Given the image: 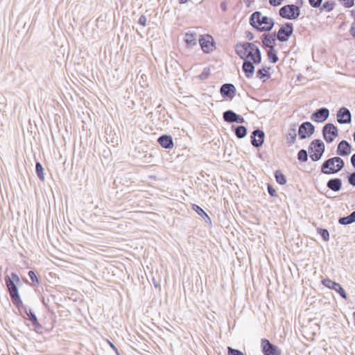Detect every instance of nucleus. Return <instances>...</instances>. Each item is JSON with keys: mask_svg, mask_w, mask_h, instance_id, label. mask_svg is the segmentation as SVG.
<instances>
[{"mask_svg": "<svg viewBox=\"0 0 355 355\" xmlns=\"http://www.w3.org/2000/svg\"><path fill=\"white\" fill-rule=\"evenodd\" d=\"M235 51L242 60H252L256 64L261 62V51L254 43H238L236 44Z\"/></svg>", "mask_w": 355, "mask_h": 355, "instance_id": "obj_1", "label": "nucleus"}, {"mask_svg": "<svg viewBox=\"0 0 355 355\" xmlns=\"http://www.w3.org/2000/svg\"><path fill=\"white\" fill-rule=\"evenodd\" d=\"M235 51L242 60H252L256 64L261 62V51L254 43H238L236 44Z\"/></svg>", "mask_w": 355, "mask_h": 355, "instance_id": "obj_2", "label": "nucleus"}, {"mask_svg": "<svg viewBox=\"0 0 355 355\" xmlns=\"http://www.w3.org/2000/svg\"><path fill=\"white\" fill-rule=\"evenodd\" d=\"M235 51L242 60H252L256 64L261 62V51L254 43H238L236 44Z\"/></svg>", "mask_w": 355, "mask_h": 355, "instance_id": "obj_3", "label": "nucleus"}, {"mask_svg": "<svg viewBox=\"0 0 355 355\" xmlns=\"http://www.w3.org/2000/svg\"><path fill=\"white\" fill-rule=\"evenodd\" d=\"M250 24L259 31L268 32L272 29L275 21L272 18L262 15L260 11H255L250 15Z\"/></svg>", "mask_w": 355, "mask_h": 355, "instance_id": "obj_4", "label": "nucleus"}, {"mask_svg": "<svg viewBox=\"0 0 355 355\" xmlns=\"http://www.w3.org/2000/svg\"><path fill=\"white\" fill-rule=\"evenodd\" d=\"M345 166V162L340 157H334L325 160L321 166V172L326 175L336 174Z\"/></svg>", "mask_w": 355, "mask_h": 355, "instance_id": "obj_5", "label": "nucleus"}, {"mask_svg": "<svg viewBox=\"0 0 355 355\" xmlns=\"http://www.w3.org/2000/svg\"><path fill=\"white\" fill-rule=\"evenodd\" d=\"M303 5V1L301 0L300 5L287 4L281 7L279 10V15L285 19L293 20L297 19L301 14L300 8Z\"/></svg>", "mask_w": 355, "mask_h": 355, "instance_id": "obj_6", "label": "nucleus"}, {"mask_svg": "<svg viewBox=\"0 0 355 355\" xmlns=\"http://www.w3.org/2000/svg\"><path fill=\"white\" fill-rule=\"evenodd\" d=\"M4 279L12 302L17 308L22 306L23 303L19 294L18 288L16 284L13 282V280L11 279L10 277H9L8 275H6Z\"/></svg>", "mask_w": 355, "mask_h": 355, "instance_id": "obj_7", "label": "nucleus"}, {"mask_svg": "<svg viewBox=\"0 0 355 355\" xmlns=\"http://www.w3.org/2000/svg\"><path fill=\"white\" fill-rule=\"evenodd\" d=\"M325 146L320 139H314L310 144L309 153L310 158L313 162L319 161L324 153Z\"/></svg>", "mask_w": 355, "mask_h": 355, "instance_id": "obj_8", "label": "nucleus"}, {"mask_svg": "<svg viewBox=\"0 0 355 355\" xmlns=\"http://www.w3.org/2000/svg\"><path fill=\"white\" fill-rule=\"evenodd\" d=\"M293 33V25L292 23L286 22L282 25L279 29L277 35V39L279 42H286L289 40L290 37Z\"/></svg>", "mask_w": 355, "mask_h": 355, "instance_id": "obj_9", "label": "nucleus"}, {"mask_svg": "<svg viewBox=\"0 0 355 355\" xmlns=\"http://www.w3.org/2000/svg\"><path fill=\"white\" fill-rule=\"evenodd\" d=\"M338 135V128L333 123H328L322 128V135L327 143L333 142Z\"/></svg>", "mask_w": 355, "mask_h": 355, "instance_id": "obj_10", "label": "nucleus"}, {"mask_svg": "<svg viewBox=\"0 0 355 355\" xmlns=\"http://www.w3.org/2000/svg\"><path fill=\"white\" fill-rule=\"evenodd\" d=\"M315 131V126L309 121L303 122L299 127L298 135L300 139L311 137Z\"/></svg>", "mask_w": 355, "mask_h": 355, "instance_id": "obj_11", "label": "nucleus"}, {"mask_svg": "<svg viewBox=\"0 0 355 355\" xmlns=\"http://www.w3.org/2000/svg\"><path fill=\"white\" fill-rule=\"evenodd\" d=\"M261 349L264 355H281V350L266 338L261 340Z\"/></svg>", "mask_w": 355, "mask_h": 355, "instance_id": "obj_12", "label": "nucleus"}, {"mask_svg": "<svg viewBox=\"0 0 355 355\" xmlns=\"http://www.w3.org/2000/svg\"><path fill=\"white\" fill-rule=\"evenodd\" d=\"M337 121L340 124H347L352 121V114L348 108L345 107H340L336 114Z\"/></svg>", "mask_w": 355, "mask_h": 355, "instance_id": "obj_13", "label": "nucleus"}, {"mask_svg": "<svg viewBox=\"0 0 355 355\" xmlns=\"http://www.w3.org/2000/svg\"><path fill=\"white\" fill-rule=\"evenodd\" d=\"M322 283L324 286L336 291L343 298L347 299V294L340 284L329 279H322Z\"/></svg>", "mask_w": 355, "mask_h": 355, "instance_id": "obj_14", "label": "nucleus"}, {"mask_svg": "<svg viewBox=\"0 0 355 355\" xmlns=\"http://www.w3.org/2000/svg\"><path fill=\"white\" fill-rule=\"evenodd\" d=\"M329 116V110L327 107H321L316 110L311 116V119L315 122L322 123Z\"/></svg>", "mask_w": 355, "mask_h": 355, "instance_id": "obj_15", "label": "nucleus"}, {"mask_svg": "<svg viewBox=\"0 0 355 355\" xmlns=\"http://www.w3.org/2000/svg\"><path fill=\"white\" fill-rule=\"evenodd\" d=\"M236 91L235 86L232 83H225L220 89V93L222 97L230 100H232L234 97Z\"/></svg>", "mask_w": 355, "mask_h": 355, "instance_id": "obj_16", "label": "nucleus"}, {"mask_svg": "<svg viewBox=\"0 0 355 355\" xmlns=\"http://www.w3.org/2000/svg\"><path fill=\"white\" fill-rule=\"evenodd\" d=\"M264 138V132L260 129H256L252 132L251 144L254 147L259 148L263 145Z\"/></svg>", "mask_w": 355, "mask_h": 355, "instance_id": "obj_17", "label": "nucleus"}, {"mask_svg": "<svg viewBox=\"0 0 355 355\" xmlns=\"http://www.w3.org/2000/svg\"><path fill=\"white\" fill-rule=\"evenodd\" d=\"M199 43L202 50L205 53H207L212 51L214 46V41L211 36L206 35L205 37H202L199 40Z\"/></svg>", "mask_w": 355, "mask_h": 355, "instance_id": "obj_18", "label": "nucleus"}, {"mask_svg": "<svg viewBox=\"0 0 355 355\" xmlns=\"http://www.w3.org/2000/svg\"><path fill=\"white\" fill-rule=\"evenodd\" d=\"M352 152V146L346 140H342L338 145L336 153L340 156H347Z\"/></svg>", "mask_w": 355, "mask_h": 355, "instance_id": "obj_19", "label": "nucleus"}, {"mask_svg": "<svg viewBox=\"0 0 355 355\" xmlns=\"http://www.w3.org/2000/svg\"><path fill=\"white\" fill-rule=\"evenodd\" d=\"M277 35L275 33L263 35L262 44L264 48H275Z\"/></svg>", "mask_w": 355, "mask_h": 355, "instance_id": "obj_20", "label": "nucleus"}, {"mask_svg": "<svg viewBox=\"0 0 355 355\" xmlns=\"http://www.w3.org/2000/svg\"><path fill=\"white\" fill-rule=\"evenodd\" d=\"M243 65H242V69L245 73V76L247 78H251L254 73V63L253 61L250 60H243Z\"/></svg>", "mask_w": 355, "mask_h": 355, "instance_id": "obj_21", "label": "nucleus"}, {"mask_svg": "<svg viewBox=\"0 0 355 355\" xmlns=\"http://www.w3.org/2000/svg\"><path fill=\"white\" fill-rule=\"evenodd\" d=\"M297 138V125L292 123L290 125L288 133L286 135V143L288 146H292L296 142Z\"/></svg>", "mask_w": 355, "mask_h": 355, "instance_id": "obj_22", "label": "nucleus"}, {"mask_svg": "<svg viewBox=\"0 0 355 355\" xmlns=\"http://www.w3.org/2000/svg\"><path fill=\"white\" fill-rule=\"evenodd\" d=\"M26 313L28 316L29 320L32 322V324L35 329V331L37 334H42L43 327L41 324L39 322L35 314L32 311L31 309H28L26 311Z\"/></svg>", "mask_w": 355, "mask_h": 355, "instance_id": "obj_23", "label": "nucleus"}, {"mask_svg": "<svg viewBox=\"0 0 355 355\" xmlns=\"http://www.w3.org/2000/svg\"><path fill=\"white\" fill-rule=\"evenodd\" d=\"M157 142L159 144L164 148H172L173 147V137L171 135H161L158 139Z\"/></svg>", "mask_w": 355, "mask_h": 355, "instance_id": "obj_24", "label": "nucleus"}, {"mask_svg": "<svg viewBox=\"0 0 355 355\" xmlns=\"http://www.w3.org/2000/svg\"><path fill=\"white\" fill-rule=\"evenodd\" d=\"M327 187L331 191L338 192L342 188V180L338 178L330 179L327 182Z\"/></svg>", "mask_w": 355, "mask_h": 355, "instance_id": "obj_25", "label": "nucleus"}, {"mask_svg": "<svg viewBox=\"0 0 355 355\" xmlns=\"http://www.w3.org/2000/svg\"><path fill=\"white\" fill-rule=\"evenodd\" d=\"M187 48H192L197 44L196 34L195 33H187L184 39Z\"/></svg>", "mask_w": 355, "mask_h": 355, "instance_id": "obj_26", "label": "nucleus"}, {"mask_svg": "<svg viewBox=\"0 0 355 355\" xmlns=\"http://www.w3.org/2000/svg\"><path fill=\"white\" fill-rule=\"evenodd\" d=\"M338 223L343 225H347L355 223V211H352L349 215L347 216L339 218Z\"/></svg>", "mask_w": 355, "mask_h": 355, "instance_id": "obj_27", "label": "nucleus"}, {"mask_svg": "<svg viewBox=\"0 0 355 355\" xmlns=\"http://www.w3.org/2000/svg\"><path fill=\"white\" fill-rule=\"evenodd\" d=\"M236 116V113H235L234 111L231 110H228L227 111H225L223 113V117L225 122L227 123H234L235 121V116Z\"/></svg>", "mask_w": 355, "mask_h": 355, "instance_id": "obj_28", "label": "nucleus"}, {"mask_svg": "<svg viewBox=\"0 0 355 355\" xmlns=\"http://www.w3.org/2000/svg\"><path fill=\"white\" fill-rule=\"evenodd\" d=\"M248 132L247 128L244 125H238L234 129V134L238 139L244 138Z\"/></svg>", "mask_w": 355, "mask_h": 355, "instance_id": "obj_29", "label": "nucleus"}, {"mask_svg": "<svg viewBox=\"0 0 355 355\" xmlns=\"http://www.w3.org/2000/svg\"><path fill=\"white\" fill-rule=\"evenodd\" d=\"M193 209L201 217H202L206 223H211V219L207 213L198 205H193Z\"/></svg>", "mask_w": 355, "mask_h": 355, "instance_id": "obj_30", "label": "nucleus"}, {"mask_svg": "<svg viewBox=\"0 0 355 355\" xmlns=\"http://www.w3.org/2000/svg\"><path fill=\"white\" fill-rule=\"evenodd\" d=\"M267 55L268 60L272 63H276L279 60L277 51L275 50V48L268 49L267 51Z\"/></svg>", "mask_w": 355, "mask_h": 355, "instance_id": "obj_31", "label": "nucleus"}, {"mask_svg": "<svg viewBox=\"0 0 355 355\" xmlns=\"http://www.w3.org/2000/svg\"><path fill=\"white\" fill-rule=\"evenodd\" d=\"M275 178L277 183L284 185L286 183V178L280 170H277L275 173Z\"/></svg>", "mask_w": 355, "mask_h": 355, "instance_id": "obj_32", "label": "nucleus"}, {"mask_svg": "<svg viewBox=\"0 0 355 355\" xmlns=\"http://www.w3.org/2000/svg\"><path fill=\"white\" fill-rule=\"evenodd\" d=\"M35 171H36V173H37L38 178L42 181H44V168L42 166V164L39 162H36Z\"/></svg>", "mask_w": 355, "mask_h": 355, "instance_id": "obj_33", "label": "nucleus"}, {"mask_svg": "<svg viewBox=\"0 0 355 355\" xmlns=\"http://www.w3.org/2000/svg\"><path fill=\"white\" fill-rule=\"evenodd\" d=\"M334 7H335V2L331 1H328L324 2L322 5V7L320 8V10L321 11L324 10L326 12H331L334 10Z\"/></svg>", "mask_w": 355, "mask_h": 355, "instance_id": "obj_34", "label": "nucleus"}, {"mask_svg": "<svg viewBox=\"0 0 355 355\" xmlns=\"http://www.w3.org/2000/svg\"><path fill=\"white\" fill-rule=\"evenodd\" d=\"M257 77L259 79L269 78L270 74L266 68L259 69L257 71Z\"/></svg>", "mask_w": 355, "mask_h": 355, "instance_id": "obj_35", "label": "nucleus"}, {"mask_svg": "<svg viewBox=\"0 0 355 355\" xmlns=\"http://www.w3.org/2000/svg\"><path fill=\"white\" fill-rule=\"evenodd\" d=\"M297 159L300 162H305L308 160V153L304 149L300 150L297 153Z\"/></svg>", "mask_w": 355, "mask_h": 355, "instance_id": "obj_36", "label": "nucleus"}, {"mask_svg": "<svg viewBox=\"0 0 355 355\" xmlns=\"http://www.w3.org/2000/svg\"><path fill=\"white\" fill-rule=\"evenodd\" d=\"M317 232L324 241H328L329 240V233L327 229L318 228Z\"/></svg>", "mask_w": 355, "mask_h": 355, "instance_id": "obj_37", "label": "nucleus"}, {"mask_svg": "<svg viewBox=\"0 0 355 355\" xmlns=\"http://www.w3.org/2000/svg\"><path fill=\"white\" fill-rule=\"evenodd\" d=\"M28 275L30 279H31L33 286H36L40 284V279L37 276L36 273L33 270H30Z\"/></svg>", "mask_w": 355, "mask_h": 355, "instance_id": "obj_38", "label": "nucleus"}, {"mask_svg": "<svg viewBox=\"0 0 355 355\" xmlns=\"http://www.w3.org/2000/svg\"><path fill=\"white\" fill-rule=\"evenodd\" d=\"M211 73V69L209 67H205L202 72L198 76V78L202 80H206L208 78Z\"/></svg>", "mask_w": 355, "mask_h": 355, "instance_id": "obj_39", "label": "nucleus"}, {"mask_svg": "<svg viewBox=\"0 0 355 355\" xmlns=\"http://www.w3.org/2000/svg\"><path fill=\"white\" fill-rule=\"evenodd\" d=\"M228 355H245L241 351L227 347Z\"/></svg>", "mask_w": 355, "mask_h": 355, "instance_id": "obj_40", "label": "nucleus"}, {"mask_svg": "<svg viewBox=\"0 0 355 355\" xmlns=\"http://www.w3.org/2000/svg\"><path fill=\"white\" fill-rule=\"evenodd\" d=\"M323 0H309V3L312 8H320Z\"/></svg>", "mask_w": 355, "mask_h": 355, "instance_id": "obj_41", "label": "nucleus"}, {"mask_svg": "<svg viewBox=\"0 0 355 355\" xmlns=\"http://www.w3.org/2000/svg\"><path fill=\"white\" fill-rule=\"evenodd\" d=\"M345 8H352L354 6V0H340Z\"/></svg>", "mask_w": 355, "mask_h": 355, "instance_id": "obj_42", "label": "nucleus"}, {"mask_svg": "<svg viewBox=\"0 0 355 355\" xmlns=\"http://www.w3.org/2000/svg\"><path fill=\"white\" fill-rule=\"evenodd\" d=\"M348 182L353 187H355V171L347 176Z\"/></svg>", "mask_w": 355, "mask_h": 355, "instance_id": "obj_43", "label": "nucleus"}, {"mask_svg": "<svg viewBox=\"0 0 355 355\" xmlns=\"http://www.w3.org/2000/svg\"><path fill=\"white\" fill-rule=\"evenodd\" d=\"M268 193L272 196H277V192L276 190L273 188V187L271 184H268Z\"/></svg>", "mask_w": 355, "mask_h": 355, "instance_id": "obj_44", "label": "nucleus"}, {"mask_svg": "<svg viewBox=\"0 0 355 355\" xmlns=\"http://www.w3.org/2000/svg\"><path fill=\"white\" fill-rule=\"evenodd\" d=\"M146 21H147V19H146V16H145V15H141V16H140V17H139V21H138V23H139L140 25H141V26H146Z\"/></svg>", "mask_w": 355, "mask_h": 355, "instance_id": "obj_45", "label": "nucleus"}, {"mask_svg": "<svg viewBox=\"0 0 355 355\" xmlns=\"http://www.w3.org/2000/svg\"><path fill=\"white\" fill-rule=\"evenodd\" d=\"M283 0H269V3L272 6H278L282 3Z\"/></svg>", "mask_w": 355, "mask_h": 355, "instance_id": "obj_46", "label": "nucleus"}, {"mask_svg": "<svg viewBox=\"0 0 355 355\" xmlns=\"http://www.w3.org/2000/svg\"><path fill=\"white\" fill-rule=\"evenodd\" d=\"M245 122L244 118L236 114V116H235V121L234 123H243Z\"/></svg>", "mask_w": 355, "mask_h": 355, "instance_id": "obj_47", "label": "nucleus"}, {"mask_svg": "<svg viewBox=\"0 0 355 355\" xmlns=\"http://www.w3.org/2000/svg\"><path fill=\"white\" fill-rule=\"evenodd\" d=\"M10 279H12L13 282L15 283V284L20 281L19 276L15 272H12L11 273Z\"/></svg>", "mask_w": 355, "mask_h": 355, "instance_id": "obj_48", "label": "nucleus"}, {"mask_svg": "<svg viewBox=\"0 0 355 355\" xmlns=\"http://www.w3.org/2000/svg\"><path fill=\"white\" fill-rule=\"evenodd\" d=\"M349 32L350 34L355 38V20H354L351 25Z\"/></svg>", "mask_w": 355, "mask_h": 355, "instance_id": "obj_49", "label": "nucleus"}, {"mask_svg": "<svg viewBox=\"0 0 355 355\" xmlns=\"http://www.w3.org/2000/svg\"><path fill=\"white\" fill-rule=\"evenodd\" d=\"M351 164L353 168L355 169V153L353 154L350 158Z\"/></svg>", "mask_w": 355, "mask_h": 355, "instance_id": "obj_50", "label": "nucleus"}, {"mask_svg": "<svg viewBox=\"0 0 355 355\" xmlns=\"http://www.w3.org/2000/svg\"><path fill=\"white\" fill-rule=\"evenodd\" d=\"M110 347L114 350V352L116 353L117 355H119V352L117 349V348L111 342L108 341Z\"/></svg>", "mask_w": 355, "mask_h": 355, "instance_id": "obj_51", "label": "nucleus"}, {"mask_svg": "<svg viewBox=\"0 0 355 355\" xmlns=\"http://www.w3.org/2000/svg\"><path fill=\"white\" fill-rule=\"evenodd\" d=\"M246 37L249 40H252L254 38V35H253V34L251 32H247Z\"/></svg>", "mask_w": 355, "mask_h": 355, "instance_id": "obj_52", "label": "nucleus"}, {"mask_svg": "<svg viewBox=\"0 0 355 355\" xmlns=\"http://www.w3.org/2000/svg\"><path fill=\"white\" fill-rule=\"evenodd\" d=\"M220 8L221 9L223 10V11H226L227 10V4L225 2H222L220 3Z\"/></svg>", "mask_w": 355, "mask_h": 355, "instance_id": "obj_53", "label": "nucleus"}, {"mask_svg": "<svg viewBox=\"0 0 355 355\" xmlns=\"http://www.w3.org/2000/svg\"><path fill=\"white\" fill-rule=\"evenodd\" d=\"M351 16L354 18V20H355V10H352L350 11Z\"/></svg>", "mask_w": 355, "mask_h": 355, "instance_id": "obj_54", "label": "nucleus"}, {"mask_svg": "<svg viewBox=\"0 0 355 355\" xmlns=\"http://www.w3.org/2000/svg\"><path fill=\"white\" fill-rule=\"evenodd\" d=\"M40 300H41L42 303L43 304H44V296L42 295V296H41V299H40Z\"/></svg>", "mask_w": 355, "mask_h": 355, "instance_id": "obj_55", "label": "nucleus"}, {"mask_svg": "<svg viewBox=\"0 0 355 355\" xmlns=\"http://www.w3.org/2000/svg\"><path fill=\"white\" fill-rule=\"evenodd\" d=\"M35 195H36V197H37V198H38V192H37V190L35 191Z\"/></svg>", "mask_w": 355, "mask_h": 355, "instance_id": "obj_56", "label": "nucleus"}, {"mask_svg": "<svg viewBox=\"0 0 355 355\" xmlns=\"http://www.w3.org/2000/svg\"><path fill=\"white\" fill-rule=\"evenodd\" d=\"M353 137H354V141H355V130H354V134H353Z\"/></svg>", "mask_w": 355, "mask_h": 355, "instance_id": "obj_57", "label": "nucleus"}]
</instances>
